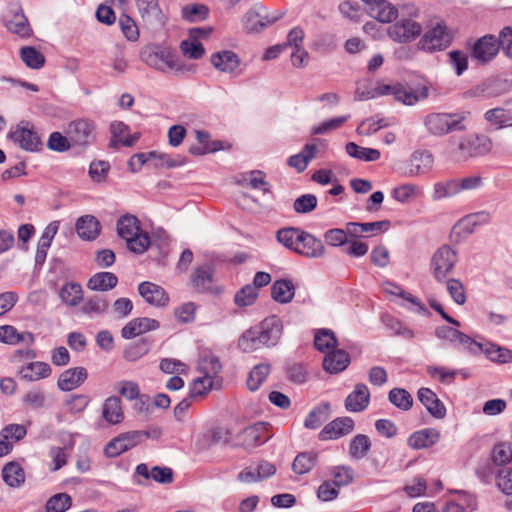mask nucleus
<instances>
[{"label": "nucleus", "instance_id": "31", "mask_svg": "<svg viewBox=\"0 0 512 512\" xmlns=\"http://www.w3.org/2000/svg\"><path fill=\"white\" fill-rule=\"evenodd\" d=\"M75 228L80 238L90 241L99 236L101 225L95 216L84 215L77 220Z\"/></svg>", "mask_w": 512, "mask_h": 512}, {"label": "nucleus", "instance_id": "39", "mask_svg": "<svg viewBox=\"0 0 512 512\" xmlns=\"http://www.w3.org/2000/svg\"><path fill=\"white\" fill-rule=\"evenodd\" d=\"M433 164V156L429 151H415L410 158L411 176L426 173Z\"/></svg>", "mask_w": 512, "mask_h": 512}, {"label": "nucleus", "instance_id": "57", "mask_svg": "<svg viewBox=\"0 0 512 512\" xmlns=\"http://www.w3.org/2000/svg\"><path fill=\"white\" fill-rule=\"evenodd\" d=\"M512 460V443L503 441L493 447L492 461L494 465L503 466Z\"/></svg>", "mask_w": 512, "mask_h": 512}, {"label": "nucleus", "instance_id": "16", "mask_svg": "<svg viewBox=\"0 0 512 512\" xmlns=\"http://www.w3.org/2000/svg\"><path fill=\"white\" fill-rule=\"evenodd\" d=\"M155 160V167L158 166H166L168 168L177 167L182 164V162H178L173 160L169 155L167 154H159L156 151H150L148 153H136L134 154L129 162L128 165L130 169L133 172H136L142 168L143 165L149 163L150 161Z\"/></svg>", "mask_w": 512, "mask_h": 512}, {"label": "nucleus", "instance_id": "24", "mask_svg": "<svg viewBox=\"0 0 512 512\" xmlns=\"http://www.w3.org/2000/svg\"><path fill=\"white\" fill-rule=\"evenodd\" d=\"M418 400L425 406L431 416L443 419L446 416V407L431 389L422 387L417 392Z\"/></svg>", "mask_w": 512, "mask_h": 512}, {"label": "nucleus", "instance_id": "55", "mask_svg": "<svg viewBox=\"0 0 512 512\" xmlns=\"http://www.w3.org/2000/svg\"><path fill=\"white\" fill-rule=\"evenodd\" d=\"M21 60L31 69H40L45 64V56L32 46L20 50Z\"/></svg>", "mask_w": 512, "mask_h": 512}, {"label": "nucleus", "instance_id": "17", "mask_svg": "<svg viewBox=\"0 0 512 512\" xmlns=\"http://www.w3.org/2000/svg\"><path fill=\"white\" fill-rule=\"evenodd\" d=\"M352 345L349 343L344 345V348L337 349L332 348L331 352H328L323 359V369L329 374H338L344 371L350 364V356L345 351V348H351Z\"/></svg>", "mask_w": 512, "mask_h": 512}, {"label": "nucleus", "instance_id": "50", "mask_svg": "<svg viewBox=\"0 0 512 512\" xmlns=\"http://www.w3.org/2000/svg\"><path fill=\"white\" fill-rule=\"evenodd\" d=\"M301 231L302 229L298 227L281 228L276 233V239L284 247L296 253Z\"/></svg>", "mask_w": 512, "mask_h": 512}, {"label": "nucleus", "instance_id": "63", "mask_svg": "<svg viewBox=\"0 0 512 512\" xmlns=\"http://www.w3.org/2000/svg\"><path fill=\"white\" fill-rule=\"evenodd\" d=\"M243 182L249 185L253 189H259L263 193H270L271 186L265 180V173L260 170L250 171L249 174L244 176Z\"/></svg>", "mask_w": 512, "mask_h": 512}, {"label": "nucleus", "instance_id": "10", "mask_svg": "<svg viewBox=\"0 0 512 512\" xmlns=\"http://www.w3.org/2000/svg\"><path fill=\"white\" fill-rule=\"evenodd\" d=\"M279 18L280 16L270 17L267 9L262 4L256 3L244 14L242 25L247 33H259Z\"/></svg>", "mask_w": 512, "mask_h": 512}, {"label": "nucleus", "instance_id": "26", "mask_svg": "<svg viewBox=\"0 0 512 512\" xmlns=\"http://www.w3.org/2000/svg\"><path fill=\"white\" fill-rule=\"evenodd\" d=\"M429 96V87L421 86L415 89H408L402 84L395 85V100L405 105H415L417 102L427 99Z\"/></svg>", "mask_w": 512, "mask_h": 512}, {"label": "nucleus", "instance_id": "25", "mask_svg": "<svg viewBox=\"0 0 512 512\" xmlns=\"http://www.w3.org/2000/svg\"><path fill=\"white\" fill-rule=\"evenodd\" d=\"M51 373V366L42 361L29 362L18 369V375L20 378L29 382H35L47 378Z\"/></svg>", "mask_w": 512, "mask_h": 512}, {"label": "nucleus", "instance_id": "21", "mask_svg": "<svg viewBox=\"0 0 512 512\" xmlns=\"http://www.w3.org/2000/svg\"><path fill=\"white\" fill-rule=\"evenodd\" d=\"M87 378L88 372L86 368H68L60 374L57 386L61 391H71L81 386Z\"/></svg>", "mask_w": 512, "mask_h": 512}, {"label": "nucleus", "instance_id": "3", "mask_svg": "<svg viewBox=\"0 0 512 512\" xmlns=\"http://www.w3.org/2000/svg\"><path fill=\"white\" fill-rule=\"evenodd\" d=\"M117 233L126 241L127 249L135 254H143L150 246V237L141 229L139 219L130 214L121 216L117 221Z\"/></svg>", "mask_w": 512, "mask_h": 512}, {"label": "nucleus", "instance_id": "6", "mask_svg": "<svg viewBox=\"0 0 512 512\" xmlns=\"http://www.w3.org/2000/svg\"><path fill=\"white\" fill-rule=\"evenodd\" d=\"M66 134L69 135L73 148L84 151L96 140V125L88 119L73 120L68 124Z\"/></svg>", "mask_w": 512, "mask_h": 512}, {"label": "nucleus", "instance_id": "60", "mask_svg": "<svg viewBox=\"0 0 512 512\" xmlns=\"http://www.w3.org/2000/svg\"><path fill=\"white\" fill-rule=\"evenodd\" d=\"M7 29L21 37H29L32 29L24 14H15L13 19L7 22Z\"/></svg>", "mask_w": 512, "mask_h": 512}, {"label": "nucleus", "instance_id": "14", "mask_svg": "<svg viewBox=\"0 0 512 512\" xmlns=\"http://www.w3.org/2000/svg\"><path fill=\"white\" fill-rule=\"evenodd\" d=\"M255 328L265 347H272L278 343L282 335L283 325L281 319L273 315L255 325Z\"/></svg>", "mask_w": 512, "mask_h": 512}, {"label": "nucleus", "instance_id": "54", "mask_svg": "<svg viewBox=\"0 0 512 512\" xmlns=\"http://www.w3.org/2000/svg\"><path fill=\"white\" fill-rule=\"evenodd\" d=\"M271 367L269 364H258L253 367L247 378V387L250 391H256L269 375Z\"/></svg>", "mask_w": 512, "mask_h": 512}, {"label": "nucleus", "instance_id": "53", "mask_svg": "<svg viewBox=\"0 0 512 512\" xmlns=\"http://www.w3.org/2000/svg\"><path fill=\"white\" fill-rule=\"evenodd\" d=\"M459 193L458 180L448 179L434 184L432 198L434 200H440L443 198L453 197Z\"/></svg>", "mask_w": 512, "mask_h": 512}, {"label": "nucleus", "instance_id": "44", "mask_svg": "<svg viewBox=\"0 0 512 512\" xmlns=\"http://www.w3.org/2000/svg\"><path fill=\"white\" fill-rule=\"evenodd\" d=\"M456 493L463 497L464 504L461 505L454 500H449L445 502L440 512H468L467 509L472 512L477 509V500L475 496L465 491H457Z\"/></svg>", "mask_w": 512, "mask_h": 512}, {"label": "nucleus", "instance_id": "35", "mask_svg": "<svg viewBox=\"0 0 512 512\" xmlns=\"http://www.w3.org/2000/svg\"><path fill=\"white\" fill-rule=\"evenodd\" d=\"M117 284L118 278L114 273L98 272L89 278L87 288L92 291L106 292L115 288Z\"/></svg>", "mask_w": 512, "mask_h": 512}, {"label": "nucleus", "instance_id": "59", "mask_svg": "<svg viewBox=\"0 0 512 512\" xmlns=\"http://www.w3.org/2000/svg\"><path fill=\"white\" fill-rule=\"evenodd\" d=\"M331 475L333 477L332 483L334 486L339 488L352 483L354 479V470L350 466L339 465L333 467Z\"/></svg>", "mask_w": 512, "mask_h": 512}, {"label": "nucleus", "instance_id": "61", "mask_svg": "<svg viewBox=\"0 0 512 512\" xmlns=\"http://www.w3.org/2000/svg\"><path fill=\"white\" fill-rule=\"evenodd\" d=\"M213 385V379L209 376L198 377L189 386V394L193 399L205 396Z\"/></svg>", "mask_w": 512, "mask_h": 512}, {"label": "nucleus", "instance_id": "58", "mask_svg": "<svg viewBox=\"0 0 512 512\" xmlns=\"http://www.w3.org/2000/svg\"><path fill=\"white\" fill-rule=\"evenodd\" d=\"M389 285L392 287V289L387 291L393 295L399 296L403 298L404 300L410 302L414 306H416V312L422 315L430 316L431 312L427 309V307L421 302V300L415 296H413L411 293H408L404 291L400 286L396 284L389 283Z\"/></svg>", "mask_w": 512, "mask_h": 512}, {"label": "nucleus", "instance_id": "64", "mask_svg": "<svg viewBox=\"0 0 512 512\" xmlns=\"http://www.w3.org/2000/svg\"><path fill=\"white\" fill-rule=\"evenodd\" d=\"M257 297L258 291H256V287L248 284L237 291L234 297V302L239 307H247L254 304Z\"/></svg>", "mask_w": 512, "mask_h": 512}, {"label": "nucleus", "instance_id": "20", "mask_svg": "<svg viewBox=\"0 0 512 512\" xmlns=\"http://www.w3.org/2000/svg\"><path fill=\"white\" fill-rule=\"evenodd\" d=\"M138 292L141 297L150 305L156 307H165L169 303V296L161 286L144 281L139 284Z\"/></svg>", "mask_w": 512, "mask_h": 512}, {"label": "nucleus", "instance_id": "28", "mask_svg": "<svg viewBox=\"0 0 512 512\" xmlns=\"http://www.w3.org/2000/svg\"><path fill=\"white\" fill-rule=\"evenodd\" d=\"M135 474L145 479H153L161 484H170L173 482V470L169 467L154 466L149 470L147 464L141 463L136 466Z\"/></svg>", "mask_w": 512, "mask_h": 512}, {"label": "nucleus", "instance_id": "15", "mask_svg": "<svg viewBox=\"0 0 512 512\" xmlns=\"http://www.w3.org/2000/svg\"><path fill=\"white\" fill-rule=\"evenodd\" d=\"M325 253L326 248L320 238L305 230L300 232L296 254L309 259H317L323 257Z\"/></svg>", "mask_w": 512, "mask_h": 512}, {"label": "nucleus", "instance_id": "29", "mask_svg": "<svg viewBox=\"0 0 512 512\" xmlns=\"http://www.w3.org/2000/svg\"><path fill=\"white\" fill-rule=\"evenodd\" d=\"M143 21L147 24H162L163 15L158 0H135Z\"/></svg>", "mask_w": 512, "mask_h": 512}, {"label": "nucleus", "instance_id": "34", "mask_svg": "<svg viewBox=\"0 0 512 512\" xmlns=\"http://www.w3.org/2000/svg\"><path fill=\"white\" fill-rule=\"evenodd\" d=\"M102 417L109 424L115 425L123 421L122 402L118 396L108 397L102 407Z\"/></svg>", "mask_w": 512, "mask_h": 512}, {"label": "nucleus", "instance_id": "46", "mask_svg": "<svg viewBox=\"0 0 512 512\" xmlns=\"http://www.w3.org/2000/svg\"><path fill=\"white\" fill-rule=\"evenodd\" d=\"M265 347L255 326L246 330L238 340V348L245 353H250Z\"/></svg>", "mask_w": 512, "mask_h": 512}, {"label": "nucleus", "instance_id": "56", "mask_svg": "<svg viewBox=\"0 0 512 512\" xmlns=\"http://www.w3.org/2000/svg\"><path fill=\"white\" fill-rule=\"evenodd\" d=\"M72 506V498L67 493H57L51 496L45 504L46 512H65Z\"/></svg>", "mask_w": 512, "mask_h": 512}, {"label": "nucleus", "instance_id": "4", "mask_svg": "<svg viewBox=\"0 0 512 512\" xmlns=\"http://www.w3.org/2000/svg\"><path fill=\"white\" fill-rule=\"evenodd\" d=\"M493 143L490 137L484 134L472 133L459 138L456 153L463 159L483 157L491 152Z\"/></svg>", "mask_w": 512, "mask_h": 512}, {"label": "nucleus", "instance_id": "30", "mask_svg": "<svg viewBox=\"0 0 512 512\" xmlns=\"http://www.w3.org/2000/svg\"><path fill=\"white\" fill-rule=\"evenodd\" d=\"M210 60L217 70L225 73L234 72L240 64L238 55L230 50L216 52L211 55Z\"/></svg>", "mask_w": 512, "mask_h": 512}, {"label": "nucleus", "instance_id": "43", "mask_svg": "<svg viewBox=\"0 0 512 512\" xmlns=\"http://www.w3.org/2000/svg\"><path fill=\"white\" fill-rule=\"evenodd\" d=\"M483 117L484 120L494 126L496 130L512 126V117H510L508 111L502 107L487 110Z\"/></svg>", "mask_w": 512, "mask_h": 512}, {"label": "nucleus", "instance_id": "37", "mask_svg": "<svg viewBox=\"0 0 512 512\" xmlns=\"http://www.w3.org/2000/svg\"><path fill=\"white\" fill-rule=\"evenodd\" d=\"M481 353H483L490 361L498 364L512 362V351L492 342L482 343Z\"/></svg>", "mask_w": 512, "mask_h": 512}, {"label": "nucleus", "instance_id": "48", "mask_svg": "<svg viewBox=\"0 0 512 512\" xmlns=\"http://www.w3.org/2000/svg\"><path fill=\"white\" fill-rule=\"evenodd\" d=\"M345 150L350 157L366 162L376 161L381 156L379 150L361 147L354 142H348L345 146Z\"/></svg>", "mask_w": 512, "mask_h": 512}, {"label": "nucleus", "instance_id": "7", "mask_svg": "<svg viewBox=\"0 0 512 512\" xmlns=\"http://www.w3.org/2000/svg\"><path fill=\"white\" fill-rule=\"evenodd\" d=\"M512 90V80L493 76L468 90L470 97L496 98L509 93Z\"/></svg>", "mask_w": 512, "mask_h": 512}, {"label": "nucleus", "instance_id": "2", "mask_svg": "<svg viewBox=\"0 0 512 512\" xmlns=\"http://www.w3.org/2000/svg\"><path fill=\"white\" fill-rule=\"evenodd\" d=\"M470 112H429L422 123L428 135L444 137L452 133H462L467 130Z\"/></svg>", "mask_w": 512, "mask_h": 512}, {"label": "nucleus", "instance_id": "11", "mask_svg": "<svg viewBox=\"0 0 512 512\" xmlns=\"http://www.w3.org/2000/svg\"><path fill=\"white\" fill-rule=\"evenodd\" d=\"M190 282L193 289L200 294L218 295L223 292V287L213 285L214 268L209 264L196 267L191 274Z\"/></svg>", "mask_w": 512, "mask_h": 512}, {"label": "nucleus", "instance_id": "1", "mask_svg": "<svg viewBox=\"0 0 512 512\" xmlns=\"http://www.w3.org/2000/svg\"><path fill=\"white\" fill-rule=\"evenodd\" d=\"M394 17L387 21H380L381 23H392L389 26L387 33L388 36L398 43H409L421 35L422 26L416 21L419 17L420 11L418 7L412 3H405L399 6L394 5Z\"/></svg>", "mask_w": 512, "mask_h": 512}, {"label": "nucleus", "instance_id": "45", "mask_svg": "<svg viewBox=\"0 0 512 512\" xmlns=\"http://www.w3.org/2000/svg\"><path fill=\"white\" fill-rule=\"evenodd\" d=\"M109 301L105 296L93 295L87 297L81 307V312L85 315H102L108 311Z\"/></svg>", "mask_w": 512, "mask_h": 512}, {"label": "nucleus", "instance_id": "18", "mask_svg": "<svg viewBox=\"0 0 512 512\" xmlns=\"http://www.w3.org/2000/svg\"><path fill=\"white\" fill-rule=\"evenodd\" d=\"M276 473L274 464L261 460L255 467L244 468L237 476V479L244 483H254L265 480Z\"/></svg>", "mask_w": 512, "mask_h": 512}, {"label": "nucleus", "instance_id": "51", "mask_svg": "<svg viewBox=\"0 0 512 512\" xmlns=\"http://www.w3.org/2000/svg\"><path fill=\"white\" fill-rule=\"evenodd\" d=\"M388 400L391 404L402 411H408L413 406L411 394L403 388H393L388 393Z\"/></svg>", "mask_w": 512, "mask_h": 512}, {"label": "nucleus", "instance_id": "40", "mask_svg": "<svg viewBox=\"0 0 512 512\" xmlns=\"http://www.w3.org/2000/svg\"><path fill=\"white\" fill-rule=\"evenodd\" d=\"M329 412V402L315 406L305 418L304 427L312 430L318 429L329 418Z\"/></svg>", "mask_w": 512, "mask_h": 512}, {"label": "nucleus", "instance_id": "42", "mask_svg": "<svg viewBox=\"0 0 512 512\" xmlns=\"http://www.w3.org/2000/svg\"><path fill=\"white\" fill-rule=\"evenodd\" d=\"M59 296L66 305L75 307L83 301L82 286L76 282H67L61 287Z\"/></svg>", "mask_w": 512, "mask_h": 512}, {"label": "nucleus", "instance_id": "52", "mask_svg": "<svg viewBox=\"0 0 512 512\" xmlns=\"http://www.w3.org/2000/svg\"><path fill=\"white\" fill-rule=\"evenodd\" d=\"M338 345L339 342L332 330L323 328L316 332L314 346L317 350L325 352L329 349L336 348Z\"/></svg>", "mask_w": 512, "mask_h": 512}, {"label": "nucleus", "instance_id": "19", "mask_svg": "<svg viewBox=\"0 0 512 512\" xmlns=\"http://www.w3.org/2000/svg\"><path fill=\"white\" fill-rule=\"evenodd\" d=\"M354 421L350 417H338L324 426L319 433V439H338L349 434L354 429Z\"/></svg>", "mask_w": 512, "mask_h": 512}, {"label": "nucleus", "instance_id": "22", "mask_svg": "<svg viewBox=\"0 0 512 512\" xmlns=\"http://www.w3.org/2000/svg\"><path fill=\"white\" fill-rule=\"evenodd\" d=\"M159 326V322L152 318H134L121 329V336L124 339H133L143 333L156 330Z\"/></svg>", "mask_w": 512, "mask_h": 512}, {"label": "nucleus", "instance_id": "38", "mask_svg": "<svg viewBox=\"0 0 512 512\" xmlns=\"http://www.w3.org/2000/svg\"><path fill=\"white\" fill-rule=\"evenodd\" d=\"M2 479L10 487H20L25 482V472L15 461L8 462L2 469Z\"/></svg>", "mask_w": 512, "mask_h": 512}, {"label": "nucleus", "instance_id": "47", "mask_svg": "<svg viewBox=\"0 0 512 512\" xmlns=\"http://www.w3.org/2000/svg\"><path fill=\"white\" fill-rule=\"evenodd\" d=\"M151 342L147 338H141L127 345L123 351V357L128 362H135L148 354Z\"/></svg>", "mask_w": 512, "mask_h": 512}, {"label": "nucleus", "instance_id": "5", "mask_svg": "<svg viewBox=\"0 0 512 512\" xmlns=\"http://www.w3.org/2000/svg\"><path fill=\"white\" fill-rule=\"evenodd\" d=\"M453 36L444 21L437 22L421 37L418 46L426 52L442 51L448 48Z\"/></svg>", "mask_w": 512, "mask_h": 512}, {"label": "nucleus", "instance_id": "33", "mask_svg": "<svg viewBox=\"0 0 512 512\" xmlns=\"http://www.w3.org/2000/svg\"><path fill=\"white\" fill-rule=\"evenodd\" d=\"M367 4V13L377 21H387L396 15L394 4L387 0H362Z\"/></svg>", "mask_w": 512, "mask_h": 512}, {"label": "nucleus", "instance_id": "8", "mask_svg": "<svg viewBox=\"0 0 512 512\" xmlns=\"http://www.w3.org/2000/svg\"><path fill=\"white\" fill-rule=\"evenodd\" d=\"M7 137L25 151L38 152L43 147L41 138L28 121H21Z\"/></svg>", "mask_w": 512, "mask_h": 512}, {"label": "nucleus", "instance_id": "36", "mask_svg": "<svg viewBox=\"0 0 512 512\" xmlns=\"http://www.w3.org/2000/svg\"><path fill=\"white\" fill-rule=\"evenodd\" d=\"M295 294V286L291 280L279 279L271 286V297L278 303H289Z\"/></svg>", "mask_w": 512, "mask_h": 512}, {"label": "nucleus", "instance_id": "23", "mask_svg": "<svg viewBox=\"0 0 512 512\" xmlns=\"http://www.w3.org/2000/svg\"><path fill=\"white\" fill-rule=\"evenodd\" d=\"M370 403V391L367 385L357 383L345 399V408L350 412H362Z\"/></svg>", "mask_w": 512, "mask_h": 512}, {"label": "nucleus", "instance_id": "13", "mask_svg": "<svg viewBox=\"0 0 512 512\" xmlns=\"http://www.w3.org/2000/svg\"><path fill=\"white\" fill-rule=\"evenodd\" d=\"M141 59L149 67L161 72L175 67V54L168 48H145L141 51Z\"/></svg>", "mask_w": 512, "mask_h": 512}, {"label": "nucleus", "instance_id": "27", "mask_svg": "<svg viewBox=\"0 0 512 512\" xmlns=\"http://www.w3.org/2000/svg\"><path fill=\"white\" fill-rule=\"evenodd\" d=\"M265 432L266 423L263 422H258L249 427H246L240 435L242 445L245 448L250 449L264 444L268 439Z\"/></svg>", "mask_w": 512, "mask_h": 512}, {"label": "nucleus", "instance_id": "12", "mask_svg": "<svg viewBox=\"0 0 512 512\" xmlns=\"http://www.w3.org/2000/svg\"><path fill=\"white\" fill-rule=\"evenodd\" d=\"M499 53V45L496 36L486 34L477 39L471 48V58L480 65H486L496 58Z\"/></svg>", "mask_w": 512, "mask_h": 512}, {"label": "nucleus", "instance_id": "62", "mask_svg": "<svg viewBox=\"0 0 512 512\" xmlns=\"http://www.w3.org/2000/svg\"><path fill=\"white\" fill-rule=\"evenodd\" d=\"M420 192V189L417 185L414 184H403L398 187H395L392 190V197L400 202V203H408L412 199H414L418 193Z\"/></svg>", "mask_w": 512, "mask_h": 512}, {"label": "nucleus", "instance_id": "9", "mask_svg": "<svg viewBox=\"0 0 512 512\" xmlns=\"http://www.w3.org/2000/svg\"><path fill=\"white\" fill-rule=\"evenodd\" d=\"M456 262L457 254L450 246L442 245L439 247L431 259V271L434 278L439 282H444Z\"/></svg>", "mask_w": 512, "mask_h": 512}, {"label": "nucleus", "instance_id": "32", "mask_svg": "<svg viewBox=\"0 0 512 512\" xmlns=\"http://www.w3.org/2000/svg\"><path fill=\"white\" fill-rule=\"evenodd\" d=\"M440 439V433L433 428H425L412 433L408 438V445L413 449L428 448Z\"/></svg>", "mask_w": 512, "mask_h": 512}, {"label": "nucleus", "instance_id": "49", "mask_svg": "<svg viewBox=\"0 0 512 512\" xmlns=\"http://www.w3.org/2000/svg\"><path fill=\"white\" fill-rule=\"evenodd\" d=\"M318 454L313 451L299 453L293 463L292 470L299 475L308 473L317 463Z\"/></svg>", "mask_w": 512, "mask_h": 512}, {"label": "nucleus", "instance_id": "41", "mask_svg": "<svg viewBox=\"0 0 512 512\" xmlns=\"http://www.w3.org/2000/svg\"><path fill=\"white\" fill-rule=\"evenodd\" d=\"M371 445V440L367 435L357 434L349 443L348 454L353 460H361L367 456Z\"/></svg>", "mask_w": 512, "mask_h": 512}]
</instances>
